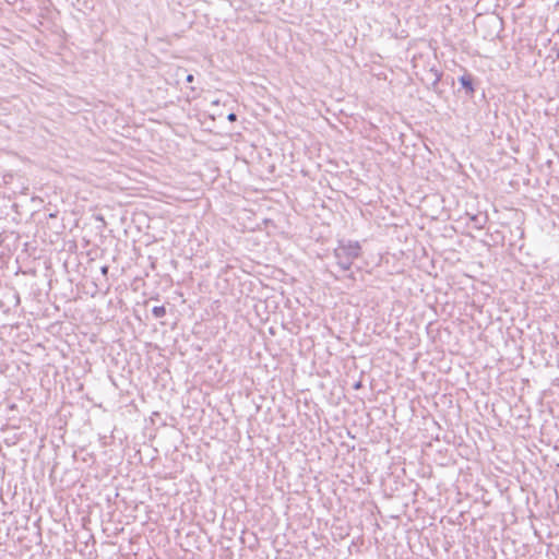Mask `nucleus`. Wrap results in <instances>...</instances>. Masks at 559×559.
Masks as SVG:
<instances>
[{"instance_id":"f257e3e1","label":"nucleus","mask_w":559,"mask_h":559,"mask_svg":"<svg viewBox=\"0 0 559 559\" xmlns=\"http://www.w3.org/2000/svg\"><path fill=\"white\" fill-rule=\"evenodd\" d=\"M360 245L357 241H341L334 250L337 264L344 271L350 269L355 259L360 255Z\"/></svg>"},{"instance_id":"f03ea898","label":"nucleus","mask_w":559,"mask_h":559,"mask_svg":"<svg viewBox=\"0 0 559 559\" xmlns=\"http://www.w3.org/2000/svg\"><path fill=\"white\" fill-rule=\"evenodd\" d=\"M460 82L462 86H464L467 91L473 92L472 79L467 75H463L460 78Z\"/></svg>"},{"instance_id":"7ed1b4c3","label":"nucleus","mask_w":559,"mask_h":559,"mask_svg":"<svg viewBox=\"0 0 559 559\" xmlns=\"http://www.w3.org/2000/svg\"><path fill=\"white\" fill-rule=\"evenodd\" d=\"M152 313L156 319L163 318L166 314V308L164 306H155L152 309Z\"/></svg>"},{"instance_id":"20e7f679","label":"nucleus","mask_w":559,"mask_h":559,"mask_svg":"<svg viewBox=\"0 0 559 559\" xmlns=\"http://www.w3.org/2000/svg\"><path fill=\"white\" fill-rule=\"evenodd\" d=\"M193 80H194V78H193V75H192V74H188V75H187V78H186V81H187L188 83L193 82Z\"/></svg>"},{"instance_id":"39448f33","label":"nucleus","mask_w":559,"mask_h":559,"mask_svg":"<svg viewBox=\"0 0 559 559\" xmlns=\"http://www.w3.org/2000/svg\"><path fill=\"white\" fill-rule=\"evenodd\" d=\"M227 118H228L229 121H235L236 120V115L231 112V114L228 115Z\"/></svg>"},{"instance_id":"423d86ee","label":"nucleus","mask_w":559,"mask_h":559,"mask_svg":"<svg viewBox=\"0 0 559 559\" xmlns=\"http://www.w3.org/2000/svg\"><path fill=\"white\" fill-rule=\"evenodd\" d=\"M107 272H108V266H103L102 267V273L103 274H107Z\"/></svg>"}]
</instances>
